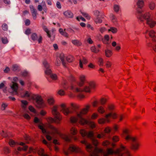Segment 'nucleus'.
I'll return each mask as SVG.
<instances>
[{
    "label": "nucleus",
    "mask_w": 156,
    "mask_h": 156,
    "mask_svg": "<svg viewBox=\"0 0 156 156\" xmlns=\"http://www.w3.org/2000/svg\"><path fill=\"white\" fill-rule=\"evenodd\" d=\"M96 84L94 82H90L88 83V85L84 86L83 88L78 87L76 84H72L71 86V89L76 92H83L90 94L91 92V88H94Z\"/></svg>",
    "instance_id": "nucleus-1"
},
{
    "label": "nucleus",
    "mask_w": 156,
    "mask_h": 156,
    "mask_svg": "<svg viewBox=\"0 0 156 156\" xmlns=\"http://www.w3.org/2000/svg\"><path fill=\"white\" fill-rule=\"evenodd\" d=\"M58 106L55 105L52 108V113L55 117V122L57 124H59L61 121L62 117L59 113L57 111Z\"/></svg>",
    "instance_id": "nucleus-2"
},
{
    "label": "nucleus",
    "mask_w": 156,
    "mask_h": 156,
    "mask_svg": "<svg viewBox=\"0 0 156 156\" xmlns=\"http://www.w3.org/2000/svg\"><path fill=\"white\" fill-rule=\"evenodd\" d=\"M114 152L115 154H119V156H130V154L128 151L123 146H122L120 148L117 149Z\"/></svg>",
    "instance_id": "nucleus-3"
},
{
    "label": "nucleus",
    "mask_w": 156,
    "mask_h": 156,
    "mask_svg": "<svg viewBox=\"0 0 156 156\" xmlns=\"http://www.w3.org/2000/svg\"><path fill=\"white\" fill-rule=\"evenodd\" d=\"M33 99L36 100V102L37 104V107H40L43 104V101L41 96L38 95L33 94L32 95Z\"/></svg>",
    "instance_id": "nucleus-4"
},
{
    "label": "nucleus",
    "mask_w": 156,
    "mask_h": 156,
    "mask_svg": "<svg viewBox=\"0 0 156 156\" xmlns=\"http://www.w3.org/2000/svg\"><path fill=\"white\" fill-rule=\"evenodd\" d=\"M48 128L49 130V134L52 135H54L56 134L59 133V131L58 129L51 124H49Z\"/></svg>",
    "instance_id": "nucleus-5"
},
{
    "label": "nucleus",
    "mask_w": 156,
    "mask_h": 156,
    "mask_svg": "<svg viewBox=\"0 0 156 156\" xmlns=\"http://www.w3.org/2000/svg\"><path fill=\"white\" fill-rule=\"evenodd\" d=\"M62 108L61 111L66 115H67L71 113L69 108L66 107V104H62L60 105Z\"/></svg>",
    "instance_id": "nucleus-6"
},
{
    "label": "nucleus",
    "mask_w": 156,
    "mask_h": 156,
    "mask_svg": "<svg viewBox=\"0 0 156 156\" xmlns=\"http://www.w3.org/2000/svg\"><path fill=\"white\" fill-rule=\"evenodd\" d=\"M79 79L80 81L78 82L76 85L78 87H81L83 86L86 81V76L83 75H81L80 76Z\"/></svg>",
    "instance_id": "nucleus-7"
},
{
    "label": "nucleus",
    "mask_w": 156,
    "mask_h": 156,
    "mask_svg": "<svg viewBox=\"0 0 156 156\" xmlns=\"http://www.w3.org/2000/svg\"><path fill=\"white\" fill-rule=\"evenodd\" d=\"M69 150L71 152L76 153L80 152L81 151V149L78 147L73 145H71L69 148Z\"/></svg>",
    "instance_id": "nucleus-8"
},
{
    "label": "nucleus",
    "mask_w": 156,
    "mask_h": 156,
    "mask_svg": "<svg viewBox=\"0 0 156 156\" xmlns=\"http://www.w3.org/2000/svg\"><path fill=\"white\" fill-rule=\"evenodd\" d=\"M140 146V144L138 142H134L130 146V148L134 151L137 150Z\"/></svg>",
    "instance_id": "nucleus-9"
},
{
    "label": "nucleus",
    "mask_w": 156,
    "mask_h": 156,
    "mask_svg": "<svg viewBox=\"0 0 156 156\" xmlns=\"http://www.w3.org/2000/svg\"><path fill=\"white\" fill-rule=\"evenodd\" d=\"M81 143L82 144H84L86 145V149L87 151L90 152L92 151L93 147L91 144H87V142L85 140L81 141Z\"/></svg>",
    "instance_id": "nucleus-10"
},
{
    "label": "nucleus",
    "mask_w": 156,
    "mask_h": 156,
    "mask_svg": "<svg viewBox=\"0 0 156 156\" xmlns=\"http://www.w3.org/2000/svg\"><path fill=\"white\" fill-rule=\"evenodd\" d=\"M104 15L101 13H99L98 15L97 18L95 20V22L97 23H100L102 22L101 19L104 18Z\"/></svg>",
    "instance_id": "nucleus-11"
},
{
    "label": "nucleus",
    "mask_w": 156,
    "mask_h": 156,
    "mask_svg": "<svg viewBox=\"0 0 156 156\" xmlns=\"http://www.w3.org/2000/svg\"><path fill=\"white\" fill-rule=\"evenodd\" d=\"M146 23L151 28H153L156 25V22L152 19L150 20H148Z\"/></svg>",
    "instance_id": "nucleus-12"
},
{
    "label": "nucleus",
    "mask_w": 156,
    "mask_h": 156,
    "mask_svg": "<svg viewBox=\"0 0 156 156\" xmlns=\"http://www.w3.org/2000/svg\"><path fill=\"white\" fill-rule=\"evenodd\" d=\"M87 62L88 61L87 59L84 57H83L82 59H80L79 60V65L80 67L81 68H83V66L82 63H83V64H86Z\"/></svg>",
    "instance_id": "nucleus-13"
},
{
    "label": "nucleus",
    "mask_w": 156,
    "mask_h": 156,
    "mask_svg": "<svg viewBox=\"0 0 156 156\" xmlns=\"http://www.w3.org/2000/svg\"><path fill=\"white\" fill-rule=\"evenodd\" d=\"M90 107V105H86L84 108L81 111L82 114L84 115L86 114L88 112Z\"/></svg>",
    "instance_id": "nucleus-14"
},
{
    "label": "nucleus",
    "mask_w": 156,
    "mask_h": 156,
    "mask_svg": "<svg viewBox=\"0 0 156 156\" xmlns=\"http://www.w3.org/2000/svg\"><path fill=\"white\" fill-rule=\"evenodd\" d=\"M107 108L108 110L112 112L115 108V106L113 104L109 103L107 105Z\"/></svg>",
    "instance_id": "nucleus-15"
},
{
    "label": "nucleus",
    "mask_w": 156,
    "mask_h": 156,
    "mask_svg": "<svg viewBox=\"0 0 156 156\" xmlns=\"http://www.w3.org/2000/svg\"><path fill=\"white\" fill-rule=\"evenodd\" d=\"M10 87L13 90L16 92L18 88V84L13 82H12L10 85Z\"/></svg>",
    "instance_id": "nucleus-16"
},
{
    "label": "nucleus",
    "mask_w": 156,
    "mask_h": 156,
    "mask_svg": "<svg viewBox=\"0 0 156 156\" xmlns=\"http://www.w3.org/2000/svg\"><path fill=\"white\" fill-rule=\"evenodd\" d=\"M109 37L108 35L105 36L104 39H102L103 42L104 44H108L110 43L109 42Z\"/></svg>",
    "instance_id": "nucleus-17"
},
{
    "label": "nucleus",
    "mask_w": 156,
    "mask_h": 156,
    "mask_svg": "<svg viewBox=\"0 0 156 156\" xmlns=\"http://www.w3.org/2000/svg\"><path fill=\"white\" fill-rule=\"evenodd\" d=\"M114 152L112 149L108 148L106 152L104 153V156H108L109 155H111Z\"/></svg>",
    "instance_id": "nucleus-18"
},
{
    "label": "nucleus",
    "mask_w": 156,
    "mask_h": 156,
    "mask_svg": "<svg viewBox=\"0 0 156 156\" xmlns=\"http://www.w3.org/2000/svg\"><path fill=\"white\" fill-rule=\"evenodd\" d=\"M97 112L99 113L103 114L105 113V110L102 106H99L97 109Z\"/></svg>",
    "instance_id": "nucleus-19"
},
{
    "label": "nucleus",
    "mask_w": 156,
    "mask_h": 156,
    "mask_svg": "<svg viewBox=\"0 0 156 156\" xmlns=\"http://www.w3.org/2000/svg\"><path fill=\"white\" fill-rule=\"evenodd\" d=\"M64 15L67 18H70L73 16V13L70 11L67 10L65 12Z\"/></svg>",
    "instance_id": "nucleus-20"
},
{
    "label": "nucleus",
    "mask_w": 156,
    "mask_h": 156,
    "mask_svg": "<svg viewBox=\"0 0 156 156\" xmlns=\"http://www.w3.org/2000/svg\"><path fill=\"white\" fill-rule=\"evenodd\" d=\"M111 117V112L106 114L105 115V118L106 119V121L107 123L110 122V119Z\"/></svg>",
    "instance_id": "nucleus-21"
},
{
    "label": "nucleus",
    "mask_w": 156,
    "mask_h": 156,
    "mask_svg": "<svg viewBox=\"0 0 156 156\" xmlns=\"http://www.w3.org/2000/svg\"><path fill=\"white\" fill-rule=\"evenodd\" d=\"M44 124L42 123H40V124L38 125V128L41 129L43 133H47L46 129L44 128Z\"/></svg>",
    "instance_id": "nucleus-22"
},
{
    "label": "nucleus",
    "mask_w": 156,
    "mask_h": 156,
    "mask_svg": "<svg viewBox=\"0 0 156 156\" xmlns=\"http://www.w3.org/2000/svg\"><path fill=\"white\" fill-rule=\"evenodd\" d=\"M105 56L108 58L110 57L112 55V51L109 49H107L105 50Z\"/></svg>",
    "instance_id": "nucleus-23"
},
{
    "label": "nucleus",
    "mask_w": 156,
    "mask_h": 156,
    "mask_svg": "<svg viewBox=\"0 0 156 156\" xmlns=\"http://www.w3.org/2000/svg\"><path fill=\"white\" fill-rule=\"evenodd\" d=\"M99 101L101 105H105L108 101V99L106 98L103 97L100 99Z\"/></svg>",
    "instance_id": "nucleus-24"
},
{
    "label": "nucleus",
    "mask_w": 156,
    "mask_h": 156,
    "mask_svg": "<svg viewBox=\"0 0 156 156\" xmlns=\"http://www.w3.org/2000/svg\"><path fill=\"white\" fill-rule=\"evenodd\" d=\"M79 123L82 125H84L88 124V121L83 118H81L79 121Z\"/></svg>",
    "instance_id": "nucleus-25"
},
{
    "label": "nucleus",
    "mask_w": 156,
    "mask_h": 156,
    "mask_svg": "<svg viewBox=\"0 0 156 156\" xmlns=\"http://www.w3.org/2000/svg\"><path fill=\"white\" fill-rule=\"evenodd\" d=\"M43 143L46 145L47 147L50 150L51 148V142H48L45 140L44 139L42 140Z\"/></svg>",
    "instance_id": "nucleus-26"
},
{
    "label": "nucleus",
    "mask_w": 156,
    "mask_h": 156,
    "mask_svg": "<svg viewBox=\"0 0 156 156\" xmlns=\"http://www.w3.org/2000/svg\"><path fill=\"white\" fill-rule=\"evenodd\" d=\"M59 58L62 62L63 65L64 66H65V56L64 54L63 53H61L59 55Z\"/></svg>",
    "instance_id": "nucleus-27"
},
{
    "label": "nucleus",
    "mask_w": 156,
    "mask_h": 156,
    "mask_svg": "<svg viewBox=\"0 0 156 156\" xmlns=\"http://www.w3.org/2000/svg\"><path fill=\"white\" fill-rule=\"evenodd\" d=\"M48 103L50 105H53L55 103V100L52 97L49 98L47 100Z\"/></svg>",
    "instance_id": "nucleus-28"
},
{
    "label": "nucleus",
    "mask_w": 156,
    "mask_h": 156,
    "mask_svg": "<svg viewBox=\"0 0 156 156\" xmlns=\"http://www.w3.org/2000/svg\"><path fill=\"white\" fill-rule=\"evenodd\" d=\"M144 18L146 20L147 22L152 19L151 17V15L149 13H146L144 14Z\"/></svg>",
    "instance_id": "nucleus-29"
},
{
    "label": "nucleus",
    "mask_w": 156,
    "mask_h": 156,
    "mask_svg": "<svg viewBox=\"0 0 156 156\" xmlns=\"http://www.w3.org/2000/svg\"><path fill=\"white\" fill-rule=\"evenodd\" d=\"M3 152L5 154L7 155L10 153V150L9 147H5L3 148Z\"/></svg>",
    "instance_id": "nucleus-30"
},
{
    "label": "nucleus",
    "mask_w": 156,
    "mask_h": 156,
    "mask_svg": "<svg viewBox=\"0 0 156 156\" xmlns=\"http://www.w3.org/2000/svg\"><path fill=\"white\" fill-rule=\"evenodd\" d=\"M9 144L11 147H14L16 145H17V143L15 142L14 140L11 139L9 140Z\"/></svg>",
    "instance_id": "nucleus-31"
},
{
    "label": "nucleus",
    "mask_w": 156,
    "mask_h": 156,
    "mask_svg": "<svg viewBox=\"0 0 156 156\" xmlns=\"http://www.w3.org/2000/svg\"><path fill=\"white\" fill-rule=\"evenodd\" d=\"M106 122V119L105 118H101L98 119V123L101 124H104Z\"/></svg>",
    "instance_id": "nucleus-32"
},
{
    "label": "nucleus",
    "mask_w": 156,
    "mask_h": 156,
    "mask_svg": "<svg viewBox=\"0 0 156 156\" xmlns=\"http://www.w3.org/2000/svg\"><path fill=\"white\" fill-rule=\"evenodd\" d=\"M144 1L141 0H138L137 3V5L140 8H141L144 6Z\"/></svg>",
    "instance_id": "nucleus-33"
},
{
    "label": "nucleus",
    "mask_w": 156,
    "mask_h": 156,
    "mask_svg": "<svg viewBox=\"0 0 156 156\" xmlns=\"http://www.w3.org/2000/svg\"><path fill=\"white\" fill-rule=\"evenodd\" d=\"M37 153L39 155L43 156L44 154H45L44 149L42 148H41L38 151Z\"/></svg>",
    "instance_id": "nucleus-34"
},
{
    "label": "nucleus",
    "mask_w": 156,
    "mask_h": 156,
    "mask_svg": "<svg viewBox=\"0 0 156 156\" xmlns=\"http://www.w3.org/2000/svg\"><path fill=\"white\" fill-rule=\"evenodd\" d=\"M87 132L86 131L83 129H81L80 130V133L81 134V136L84 137L87 136Z\"/></svg>",
    "instance_id": "nucleus-35"
},
{
    "label": "nucleus",
    "mask_w": 156,
    "mask_h": 156,
    "mask_svg": "<svg viewBox=\"0 0 156 156\" xmlns=\"http://www.w3.org/2000/svg\"><path fill=\"white\" fill-rule=\"evenodd\" d=\"M23 116L25 119L28 121L30 120L31 119V117L29 115L26 113L23 114Z\"/></svg>",
    "instance_id": "nucleus-36"
},
{
    "label": "nucleus",
    "mask_w": 156,
    "mask_h": 156,
    "mask_svg": "<svg viewBox=\"0 0 156 156\" xmlns=\"http://www.w3.org/2000/svg\"><path fill=\"white\" fill-rule=\"evenodd\" d=\"M71 133L73 135H76L77 133V130L75 128L72 127L70 129Z\"/></svg>",
    "instance_id": "nucleus-37"
},
{
    "label": "nucleus",
    "mask_w": 156,
    "mask_h": 156,
    "mask_svg": "<svg viewBox=\"0 0 156 156\" xmlns=\"http://www.w3.org/2000/svg\"><path fill=\"white\" fill-rule=\"evenodd\" d=\"M105 66L106 68H110L112 66V63L109 61H107L106 62Z\"/></svg>",
    "instance_id": "nucleus-38"
},
{
    "label": "nucleus",
    "mask_w": 156,
    "mask_h": 156,
    "mask_svg": "<svg viewBox=\"0 0 156 156\" xmlns=\"http://www.w3.org/2000/svg\"><path fill=\"white\" fill-rule=\"evenodd\" d=\"M102 151V150L100 149H99L96 147L93 151V154H97V153H101Z\"/></svg>",
    "instance_id": "nucleus-39"
},
{
    "label": "nucleus",
    "mask_w": 156,
    "mask_h": 156,
    "mask_svg": "<svg viewBox=\"0 0 156 156\" xmlns=\"http://www.w3.org/2000/svg\"><path fill=\"white\" fill-rule=\"evenodd\" d=\"M111 117L113 119H116L117 118L118 115L117 113L115 112H111Z\"/></svg>",
    "instance_id": "nucleus-40"
},
{
    "label": "nucleus",
    "mask_w": 156,
    "mask_h": 156,
    "mask_svg": "<svg viewBox=\"0 0 156 156\" xmlns=\"http://www.w3.org/2000/svg\"><path fill=\"white\" fill-rule=\"evenodd\" d=\"M57 93L61 96H63L65 95V92L64 90L62 89H60L58 90Z\"/></svg>",
    "instance_id": "nucleus-41"
},
{
    "label": "nucleus",
    "mask_w": 156,
    "mask_h": 156,
    "mask_svg": "<svg viewBox=\"0 0 156 156\" xmlns=\"http://www.w3.org/2000/svg\"><path fill=\"white\" fill-rule=\"evenodd\" d=\"M46 120L49 124L53 123L54 122H55V119L54 120L52 118L50 117L47 118Z\"/></svg>",
    "instance_id": "nucleus-42"
},
{
    "label": "nucleus",
    "mask_w": 156,
    "mask_h": 156,
    "mask_svg": "<svg viewBox=\"0 0 156 156\" xmlns=\"http://www.w3.org/2000/svg\"><path fill=\"white\" fill-rule=\"evenodd\" d=\"M66 59L67 61L69 62H72L73 60V57L70 55L66 57Z\"/></svg>",
    "instance_id": "nucleus-43"
},
{
    "label": "nucleus",
    "mask_w": 156,
    "mask_h": 156,
    "mask_svg": "<svg viewBox=\"0 0 156 156\" xmlns=\"http://www.w3.org/2000/svg\"><path fill=\"white\" fill-rule=\"evenodd\" d=\"M21 102L22 103L21 105L22 107L23 108H25L28 104L27 102L25 100H22L21 101Z\"/></svg>",
    "instance_id": "nucleus-44"
},
{
    "label": "nucleus",
    "mask_w": 156,
    "mask_h": 156,
    "mask_svg": "<svg viewBox=\"0 0 156 156\" xmlns=\"http://www.w3.org/2000/svg\"><path fill=\"white\" fill-rule=\"evenodd\" d=\"M88 125L92 129H94L96 126V124L93 122H89L88 123Z\"/></svg>",
    "instance_id": "nucleus-45"
},
{
    "label": "nucleus",
    "mask_w": 156,
    "mask_h": 156,
    "mask_svg": "<svg viewBox=\"0 0 156 156\" xmlns=\"http://www.w3.org/2000/svg\"><path fill=\"white\" fill-rule=\"evenodd\" d=\"M98 104L99 102L97 100H95L92 103V106L94 107H97Z\"/></svg>",
    "instance_id": "nucleus-46"
},
{
    "label": "nucleus",
    "mask_w": 156,
    "mask_h": 156,
    "mask_svg": "<svg viewBox=\"0 0 156 156\" xmlns=\"http://www.w3.org/2000/svg\"><path fill=\"white\" fill-rule=\"evenodd\" d=\"M72 43L74 44L77 46H80L81 44V42L77 40H74L73 41Z\"/></svg>",
    "instance_id": "nucleus-47"
},
{
    "label": "nucleus",
    "mask_w": 156,
    "mask_h": 156,
    "mask_svg": "<svg viewBox=\"0 0 156 156\" xmlns=\"http://www.w3.org/2000/svg\"><path fill=\"white\" fill-rule=\"evenodd\" d=\"M70 120L72 123H76L78 120V119L75 117H72L70 118Z\"/></svg>",
    "instance_id": "nucleus-48"
},
{
    "label": "nucleus",
    "mask_w": 156,
    "mask_h": 156,
    "mask_svg": "<svg viewBox=\"0 0 156 156\" xmlns=\"http://www.w3.org/2000/svg\"><path fill=\"white\" fill-rule=\"evenodd\" d=\"M77 98L80 100H81L85 98V96L82 94H79L77 95Z\"/></svg>",
    "instance_id": "nucleus-49"
},
{
    "label": "nucleus",
    "mask_w": 156,
    "mask_h": 156,
    "mask_svg": "<svg viewBox=\"0 0 156 156\" xmlns=\"http://www.w3.org/2000/svg\"><path fill=\"white\" fill-rule=\"evenodd\" d=\"M111 128L107 126L105 128L104 131L105 133H108L111 132Z\"/></svg>",
    "instance_id": "nucleus-50"
},
{
    "label": "nucleus",
    "mask_w": 156,
    "mask_h": 156,
    "mask_svg": "<svg viewBox=\"0 0 156 156\" xmlns=\"http://www.w3.org/2000/svg\"><path fill=\"white\" fill-rule=\"evenodd\" d=\"M98 115L97 113H93L91 116V119H96L98 117Z\"/></svg>",
    "instance_id": "nucleus-51"
},
{
    "label": "nucleus",
    "mask_w": 156,
    "mask_h": 156,
    "mask_svg": "<svg viewBox=\"0 0 156 156\" xmlns=\"http://www.w3.org/2000/svg\"><path fill=\"white\" fill-rule=\"evenodd\" d=\"M31 93L28 91H26L23 97H29L31 95Z\"/></svg>",
    "instance_id": "nucleus-52"
},
{
    "label": "nucleus",
    "mask_w": 156,
    "mask_h": 156,
    "mask_svg": "<svg viewBox=\"0 0 156 156\" xmlns=\"http://www.w3.org/2000/svg\"><path fill=\"white\" fill-rule=\"evenodd\" d=\"M92 141L93 144L95 146H96L98 145V140L97 139L94 138H92Z\"/></svg>",
    "instance_id": "nucleus-53"
},
{
    "label": "nucleus",
    "mask_w": 156,
    "mask_h": 156,
    "mask_svg": "<svg viewBox=\"0 0 156 156\" xmlns=\"http://www.w3.org/2000/svg\"><path fill=\"white\" fill-rule=\"evenodd\" d=\"M70 105L72 107V109H75L78 108V106L75 104L71 103Z\"/></svg>",
    "instance_id": "nucleus-54"
},
{
    "label": "nucleus",
    "mask_w": 156,
    "mask_h": 156,
    "mask_svg": "<svg viewBox=\"0 0 156 156\" xmlns=\"http://www.w3.org/2000/svg\"><path fill=\"white\" fill-rule=\"evenodd\" d=\"M155 32L154 30H151L150 31L149 35L150 36L152 37L155 36Z\"/></svg>",
    "instance_id": "nucleus-55"
},
{
    "label": "nucleus",
    "mask_w": 156,
    "mask_h": 156,
    "mask_svg": "<svg viewBox=\"0 0 156 156\" xmlns=\"http://www.w3.org/2000/svg\"><path fill=\"white\" fill-rule=\"evenodd\" d=\"M98 62L100 66H103L104 65V60L101 58H99Z\"/></svg>",
    "instance_id": "nucleus-56"
},
{
    "label": "nucleus",
    "mask_w": 156,
    "mask_h": 156,
    "mask_svg": "<svg viewBox=\"0 0 156 156\" xmlns=\"http://www.w3.org/2000/svg\"><path fill=\"white\" fill-rule=\"evenodd\" d=\"M112 140L114 142H116L119 140V138L118 136H115L112 137Z\"/></svg>",
    "instance_id": "nucleus-57"
},
{
    "label": "nucleus",
    "mask_w": 156,
    "mask_h": 156,
    "mask_svg": "<svg viewBox=\"0 0 156 156\" xmlns=\"http://www.w3.org/2000/svg\"><path fill=\"white\" fill-rule=\"evenodd\" d=\"M37 37V34L35 33H33L31 35L32 38L34 41L36 40Z\"/></svg>",
    "instance_id": "nucleus-58"
},
{
    "label": "nucleus",
    "mask_w": 156,
    "mask_h": 156,
    "mask_svg": "<svg viewBox=\"0 0 156 156\" xmlns=\"http://www.w3.org/2000/svg\"><path fill=\"white\" fill-rule=\"evenodd\" d=\"M109 31H112V32L113 33H115L117 32V29L115 28L111 27L108 30Z\"/></svg>",
    "instance_id": "nucleus-59"
},
{
    "label": "nucleus",
    "mask_w": 156,
    "mask_h": 156,
    "mask_svg": "<svg viewBox=\"0 0 156 156\" xmlns=\"http://www.w3.org/2000/svg\"><path fill=\"white\" fill-rule=\"evenodd\" d=\"M29 109L31 112L34 113H35L36 112V110L31 106H30L29 107Z\"/></svg>",
    "instance_id": "nucleus-60"
},
{
    "label": "nucleus",
    "mask_w": 156,
    "mask_h": 156,
    "mask_svg": "<svg viewBox=\"0 0 156 156\" xmlns=\"http://www.w3.org/2000/svg\"><path fill=\"white\" fill-rule=\"evenodd\" d=\"M62 138L64 139L66 141H70V139L66 135H64Z\"/></svg>",
    "instance_id": "nucleus-61"
},
{
    "label": "nucleus",
    "mask_w": 156,
    "mask_h": 156,
    "mask_svg": "<svg viewBox=\"0 0 156 156\" xmlns=\"http://www.w3.org/2000/svg\"><path fill=\"white\" fill-rule=\"evenodd\" d=\"M91 50L92 52L95 53H97L99 51V50L98 49H97L94 46L92 47L91 48Z\"/></svg>",
    "instance_id": "nucleus-62"
},
{
    "label": "nucleus",
    "mask_w": 156,
    "mask_h": 156,
    "mask_svg": "<svg viewBox=\"0 0 156 156\" xmlns=\"http://www.w3.org/2000/svg\"><path fill=\"white\" fill-rule=\"evenodd\" d=\"M8 105L5 103H3L1 106V108L2 110H4L5 108L7 107Z\"/></svg>",
    "instance_id": "nucleus-63"
},
{
    "label": "nucleus",
    "mask_w": 156,
    "mask_h": 156,
    "mask_svg": "<svg viewBox=\"0 0 156 156\" xmlns=\"http://www.w3.org/2000/svg\"><path fill=\"white\" fill-rule=\"evenodd\" d=\"M2 28L3 30H7L8 29V26L5 23L3 24L2 26Z\"/></svg>",
    "instance_id": "nucleus-64"
}]
</instances>
